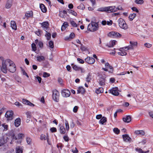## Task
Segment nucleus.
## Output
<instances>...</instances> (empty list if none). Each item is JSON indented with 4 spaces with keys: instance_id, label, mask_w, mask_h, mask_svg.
Masks as SVG:
<instances>
[{
    "instance_id": "nucleus-6",
    "label": "nucleus",
    "mask_w": 153,
    "mask_h": 153,
    "mask_svg": "<svg viewBox=\"0 0 153 153\" xmlns=\"http://www.w3.org/2000/svg\"><path fill=\"white\" fill-rule=\"evenodd\" d=\"M130 45L126 47H125V51L130 50L133 49L134 46H137V42L130 41Z\"/></svg>"
},
{
    "instance_id": "nucleus-41",
    "label": "nucleus",
    "mask_w": 153,
    "mask_h": 153,
    "mask_svg": "<svg viewBox=\"0 0 153 153\" xmlns=\"http://www.w3.org/2000/svg\"><path fill=\"white\" fill-rule=\"evenodd\" d=\"M135 150L139 153H143L144 151H143L142 149L139 148H137L135 149Z\"/></svg>"
},
{
    "instance_id": "nucleus-22",
    "label": "nucleus",
    "mask_w": 153,
    "mask_h": 153,
    "mask_svg": "<svg viewBox=\"0 0 153 153\" xmlns=\"http://www.w3.org/2000/svg\"><path fill=\"white\" fill-rule=\"evenodd\" d=\"M135 133L137 135L141 136L144 135L145 134V132L143 130H136L135 131Z\"/></svg>"
},
{
    "instance_id": "nucleus-60",
    "label": "nucleus",
    "mask_w": 153,
    "mask_h": 153,
    "mask_svg": "<svg viewBox=\"0 0 153 153\" xmlns=\"http://www.w3.org/2000/svg\"><path fill=\"white\" fill-rule=\"evenodd\" d=\"M1 126L2 127H3L4 128V130H7V127L8 126L7 125H4V124H2L1 125Z\"/></svg>"
},
{
    "instance_id": "nucleus-58",
    "label": "nucleus",
    "mask_w": 153,
    "mask_h": 153,
    "mask_svg": "<svg viewBox=\"0 0 153 153\" xmlns=\"http://www.w3.org/2000/svg\"><path fill=\"white\" fill-rule=\"evenodd\" d=\"M38 45L39 47L41 48H42L43 47V43L42 42H39L38 43Z\"/></svg>"
},
{
    "instance_id": "nucleus-8",
    "label": "nucleus",
    "mask_w": 153,
    "mask_h": 153,
    "mask_svg": "<svg viewBox=\"0 0 153 153\" xmlns=\"http://www.w3.org/2000/svg\"><path fill=\"white\" fill-rule=\"evenodd\" d=\"M61 94L63 97H67L70 96L71 93L69 90L67 89H64L62 90Z\"/></svg>"
},
{
    "instance_id": "nucleus-5",
    "label": "nucleus",
    "mask_w": 153,
    "mask_h": 153,
    "mask_svg": "<svg viewBox=\"0 0 153 153\" xmlns=\"http://www.w3.org/2000/svg\"><path fill=\"white\" fill-rule=\"evenodd\" d=\"M59 93L56 90L53 91L52 98L55 102H58L59 100Z\"/></svg>"
},
{
    "instance_id": "nucleus-36",
    "label": "nucleus",
    "mask_w": 153,
    "mask_h": 153,
    "mask_svg": "<svg viewBox=\"0 0 153 153\" xmlns=\"http://www.w3.org/2000/svg\"><path fill=\"white\" fill-rule=\"evenodd\" d=\"M97 10L98 11H101V12H104V11L107 12L106 7H105L100 8L98 9Z\"/></svg>"
},
{
    "instance_id": "nucleus-52",
    "label": "nucleus",
    "mask_w": 153,
    "mask_h": 153,
    "mask_svg": "<svg viewBox=\"0 0 153 153\" xmlns=\"http://www.w3.org/2000/svg\"><path fill=\"white\" fill-rule=\"evenodd\" d=\"M50 76L49 74H48L47 72H44L43 74V76L44 77H46L49 76Z\"/></svg>"
},
{
    "instance_id": "nucleus-12",
    "label": "nucleus",
    "mask_w": 153,
    "mask_h": 153,
    "mask_svg": "<svg viewBox=\"0 0 153 153\" xmlns=\"http://www.w3.org/2000/svg\"><path fill=\"white\" fill-rule=\"evenodd\" d=\"M118 22L119 27L121 28L124 29V19L122 18H120L118 20Z\"/></svg>"
},
{
    "instance_id": "nucleus-7",
    "label": "nucleus",
    "mask_w": 153,
    "mask_h": 153,
    "mask_svg": "<svg viewBox=\"0 0 153 153\" xmlns=\"http://www.w3.org/2000/svg\"><path fill=\"white\" fill-rule=\"evenodd\" d=\"M13 113L12 111H8L5 114V117L8 120H12L13 118Z\"/></svg>"
},
{
    "instance_id": "nucleus-54",
    "label": "nucleus",
    "mask_w": 153,
    "mask_h": 153,
    "mask_svg": "<svg viewBox=\"0 0 153 153\" xmlns=\"http://www.w3.org/2000/svg\"><path fill=\"white\" fill-rule=\"evenodd\" d=\"M144 45L145 47L148 48H150L152 46L151 44L147 43H145Z\"/></svg>"
},
{
    "instance_id": "nucleus-1",
    "label": "nucleus",
    "mask_w": 153,
    "mask_h": 153,
    "mask_svg": "<svg viewBox=\"0 0 153 153\" xmlns=\"http://www.w3.org/2000/svg\"><path fill=\"white\" fill-rule=\"evenodd\" d=\"M3 65V67H1V70L4 73H6L7 71L14 73L16 71L15 65L13 61L9 59H7Z\"/></svg>"
},
{
    "instance_id": "nucleus-2",
    "label": "nucleus",
    "mask_w": 153,
    "mask_h": 153,
    "mask_svg": "<svg viewBox=\"0 0 153 153\" xmlns=\"http://www.w3.org/2000/svg\"><path fill=\"white\" fill-rule=\"evenodd\" d=\"M11 138V136L7 134H5L0 137V146H3L7 143Z\"/></svg>"
},
{
    "instance_id": "nucleus-32",
    "label": "nucleus",
    "mask_w": 153,
    "mask_h": 153,
    "mask_svg": "<svg viewBox=\"0 0 153 153\" xmlns=\"http://www.w3.org/2000/svg\"><path fill=\"white\" fill-rule=\"evenodd\" d=\"M136 16V14L135 13H132L129 15L128 18L129 20L132 21L134 18Z\"/></svg>"
},
{
    "instance_id": "nucleus-21",
    "label": "nucleus",
    "mask_w": 153,
    "mask_h": 153,
    "mask_svg": "<svg viewBox=\"0 0 153 153\" xmlns=\"http://www.w3.org/2000/svg\"><path fill=\"white\" fill-rule=\"evenodd\" d=\"M45 58L43 56H38L36 57V61L41 62L45 60Z\"/></svg>"
},
{
    "instance_id": "nucleus-3",
    "label": "nucleus",
    "mask_w": 153,
    "mask_h": 153,
    "mask_svg": "<svg viewBox=\"0 0 153 153\" xmlns=\"http://www.w3.org/2000/svg\"><path fill=\"white\" fill-rule=\"evenodd\" d=\"M99 26L97 23L92 22L88 25V29L91 32L97 30Z\"/></svg>"
},
{
    "instance_id": "nucleus-28",
    "label": "nucleus",
    "mask_w": 153,
    "mask_h": 153,
    "mask_svg": "<svg viewBox=\"0 0 153 153\" xmlns=\"http://www.w3.org/2000/svg\"><path fill=\"white\" fill-rule=\"evenodd\" d=\"M68 26V23L67 22H65L62 26V31H64Z\"/></svg>"
},
{
    "instance_id": "nucleus-19",
    "label": "nucleus",
    "mask_w": 153,
    "mask_h": 153,
    "mask_svg": "<svg viewBox=\"0 0 153 153\" xmlns=\"http://www.w3.org/2000/svg\"><path fill=\"white\" fill-rule=\"evenodd\" d=\"M21 123V120L20 118H18L15 120V125L16 127L19 126Z\"/></svg>"
},
{
    "instance_id": "nucleus-29",
    "label": "nucleus",
    "mask_w": 153,
    "mask_h": 153,
    "mask_svg": "<svg viewBox=\"0 0 153 153\" xmlns=\"http://www.w3.org/2000/svg\"><path fill=\"white\" fill-rule=\"evenodd\" d=\"M131 117L130 115H127L125 117V123H129L131 121Z\"/></svg>"
},
{
    "instance_id": "nucleus-45",
    "label": "nucleus",
    "mask_w": 153,
    "mask_h": 153,
    "mask_svg": "<svg viewBox=\"0 0 153 153\" xmlns=\"http://www.w3.org/2000/svg\"><path fill=\"white\" fill-rule=\"evenodd\" d=\"M24 136V134L22 133H19L18 135V137L19 139H22Z\"/></svg>"
},
{
    "instance_id": "nucleus-31",
    "label": "nucleus",
    "mask_w": 153,
    "mask_h": 153,
    "mask_svg": "<svg viewBox=\"0 0 153 153\" xmlns=\"http://www.w3.org/2000/svg\"><path fill=\"white\" fill-rule=\"evenodd\" d=\"M103 89L102 87L99 88L98 89H97L95 91V92L97 94H99L100 93L103 92Z\"/></svg>"
},
{
    "instance_id": "nucleus-34",
    "label": "nucleus",
    "mask_w": 153,
    "mask_h": 153,
    "mask_svg": "<svg viewBox=\"0 0 153 153\" xmlns=\"http://www.w3.org/2000/svg\"><path fill=\"white\" fill-rule=\"evenodd\" d=\"M46 33L45 34V36L46 37L47 39L49 40L51 38V34L48 33L47 31H45Z\"/></svg>"
},
{
    "instance_id": "nucleus-53",
    "label": "nucleus",
    "mask_w": 153,
    "mask_h": 153,
    "mask_svg": "<svg viewBox=\"0 0 153 153\" xmlns=\"http://www.w3.org/2000/svg\"><path fill=\"white\" fill-rule=\"evenodd\" d=\"M29 101L25 99H23L22 102L23 103L27 105Z\"/></svg>"
},
{
    "instance_id": "nucleus-37",
    "label": "nucleus",
    "mask_w": 153,
    "mask_h": 153,
    "mask_svg": "<svg viewBox=\"0 0 153 153\" xmlns=\"http://www.w3.org/2000/svg\"><path fill=\"white\" fill-rule=\"evenodd\" d=\"M65 126L66 129L67 131H68L69 129V126L68 122L66 120H65Z\"/></svg>"
},
{
    "instance_id": "nucleus-20",
    "label": "nucleus",
    "mask_w": 153,
    "mask_h": 153,
    "mask_svg": "<svg viewBox=\"0 0 153 153\" xmlns=\"http://www.w3.org/2000/svg\"><path fill=\"white\" fill-rule=\"evenodd\" d=\"M11 27L12 29L15 30L17 29V26L15 22L13 21H12L10 22Z\"/></svg>"
},
{
    "instance_id": "nucleus-30",
    "label": "nucleus",
    "mask_w": 153,
    "mask_h": 153,
    "mask_svg": "<svg viewBox=\"0 0 153 153\" xmlns=\"http://www.w3.org/2000/svg\"><path fill=\"white\" fill-rule=\"evenodd\" d=\"M60 132L61 134H65V129L63 126H61L60 127Z\"/></svg>"
},
{
    "instance_id": "nucleus-10",
    "label": "nucleus",
    "mask_w": 153,
    "mask_h": 153,
    "mask_svg": "<svg viewBox=\"0 0 153 153\" xmlns=\"http://www.w3.org/2000/svg\"><path fill=\"white\" fill-rule=\"evenodd\" d=\"M107 12L108 13L114 12L117 10V8L114 6L106 7Z\"/></svg>"
},
{
    "instance_id": "nucleus-11",
    "label": "nucleus",
    "mask_w": 153,
    "mask_h": 153,
    "mask_svg": "<svg viewBox=\"0 0 153 153\" xmlns=\"http://www.w3.org/2000/svg\"><path fill=\"white\" fill-rule=\"evenodd\" d=\"M85 61L89 64H93L95 62V60L92 57L88 56L85 59Z\"/></svg>"
},
{
    "instance_id": "nucleus-13",
    "label": "nucleus",
    "mask_w": 153,
    "mask_h": 153,
    "mask_svg": "<svg viewBox=\"0 0 153 153\" xmlns=\"http://www.w3.org/2000/svg\"><path fill=\"white\" fill-rule=\"evenodd\" d=\"M110 93H111L113 95L117 96L119 93L118 91V89L117 88H113L109 90Z\"/></svg>"
},
{
    "instance_id": "nucleus-49",
    "label": "nucleus",
    "mask_w": 153,
    "mask_h": 153,
    "mask_svg": "<svg viewBox=\"0 0 153 153\" xmlns=\"http://www.w3.org/2000/svg\"><path fill=\"white\" fill-rule=\"evenodd\" d=\"M31 47L33 51H35L36 50V48L35 44L32 43L31 45Z\"/></svg>"
},
{
    "instance_id": "nucleus-39",
    "label": "nucleus",
    "mask_w": 153,
    "mask_h": 153,
    "mask_svg": "<svg viewBox=\"0 0 153 153\" xmlns=\"http://www.w3.org/2000/svg\"><path fill=\"white\" fill-rule=\"evenodd\" d=\"M40 139L41 140H45L47 139V136H46L45 135L42 134L40 136Z\"/></svg>"
},
{
    "instance_id": "nucleus-55",
    "label": "nucleus",
    "mask_w": 153,
    "mask_h": 153,
    "mask_svg": "<svg viewBox=\"0 0 153 153\" xmlns=\"http://www.w3.org/2000/svg\"><path fill=\"white\" fill-rule=\"evenodd\" d=\"M69 36L70 39H73L75 37V35L74 33H72L70 34Z\"/></svg>"
},
{
    "instance_id": "nucleus-61",
    "label": "nucleus",
    "mask_w": 153,
    "mask_h": 153,
    "mask_svg": "<svg viewBox=\"0 0 153 153\" xmlns=\"http://www.w3.org/2000/svg\"><path fill=\"white\" fill-rule=\"evenodd\" d=\"M63 139L66 141H68L69 140V137L67 136H64L63 137Z\"/></svg>"
},
{
    "instance_id": "nucleus-27",
    "label": "nucleus",
    "mask_w": 153,
    "mask_h": 153,
    "mask_svg": "<svg viewBox=\"0 0 153 153\" xmlns=\"http://www.w3.org/2000/svg\"><path fill=\"white\" fill-rule=\"evenodd\" d=\"M117 41L115 40H111L110 42L109 45L108 47H113L117 43Z\"/></svg>"
},
{
    "instance_id": "nucleus-59",
    "label": "nucleus",
    "mask_w": 153,
    "mask_h": 153,
    "mask_svg": "<svg viewBox=\"0 0 153 153\" xmlns=\"http://www.w3.org/2000/svg\"><path fill=\"white\" fill-rule=\"evenodd\" d=\"M77 60L80 63L83 64L84 62V61L80 58H78L77 59Z\"/></svg>"
},
{
    "instance_id": "nucleus-18",
    "label": "nucleus",
    "mask_w": 153,
    "mask_h": 153,
    "mask_svg": "<svg viewBox=\"0 0 153 153\" xmlns=\"http://www.w3.org/2000/svg\"><path fill=\"white\" fill-rule=\"evenodd\" d=\"M12 5V0H7L5 5V7L7 9H9L11 7Z\"/></svg>"
},
{
    "instance_id": "nucleus-33",
    "label": "nucleus",
    "mask_w": 153,
    "mask_h": 153,
    "mask_svg": "<svg viewBox=\"0 0 153 153\" xmlns=\"http://www.w3.org/2000/svg\"><path fill=\"white\" fill-rule=\"evenodd\" d=\"M106 118L104 117L102 118L100 120L99 123L102 124H103L104 123H105L106 121Z\"/></svg>"
},
{
    "instance_id": "nucleus-48",
    "label": "nucleus",
    "mask_w": 153,
    "mask_h": 153,
    "mask_svg": "<svg viewBox=\"0 0 153 153\" xmlns=\"http://www.w3.org/2000/svg\"><path fill=\"white\" fill-rule=\"evenodd\" d=\"M15 105L17 106L22 108V106L21 104L18 102H16L15 103Z\"/></svg>"
},
{
    "instance_id": "nucleus-16",
    "label": "nucleus",
    "mask_w": 153,
    "mask_h": 153,
    "mask_svg": "<svg viewBox=\"0 0 153 153\" xmlns=\"http://www.w3.org/2000/svg\"><path fill=\"white\" fill-rule=\"evenodd\" d=\"M105 77H100L99 79V82L101 85H103L105 84Z\"/></svg>"
},
{
    "instance_id": "nucleus-57",
    "label": "nucleus",
    "mask_w": 153,
    "mask_h": 153,
    "mask_svg": "<svg viewBox=\"0 0 153 153\" xmlns=\"http://www.w3.org/2000/svg\"><path fill=\"white\" fill-rule=\"evenodd\" d=\"M78 109V106H76L74 107L73 108V112L74 113H76Z\"/></svg>"
},
{
    "instance_id": "nucleus-24",
    "label": "nucleus",
    "mask_w": 153,
    "mask_h": 153,
    "mask_svg": "<svg viewBox=\"0 0 153 153\" xmlns=\"http://www.w3.org/2000/svg\"><path fill=\"white\" fill-rule=\"evenodd\" d=\"M119 51L117 53L120 55L123 56L124 55V49L123 48H120L119 50Z\"/></svg>"
},
{
    "instance_id": "nucleus-62",
    "label": "nucleus",
    "mask_w": 153,
    "mask_h": 153,
    "mask_svg": "<svg viewBox=\"0 0 153 153\" xmlns=\"http://www.w3.org/2000/svg\"><path fill=\"white\" fill-rule=\"evenodd\" d=\"M36 79L38 80L39 83H41L42 80V79L41 77L37 76L36 77Z\"/></svg>"
},
{
    "instance_id": "nucleus-42",
    "label": "nucleus",
    "mask_w": 153,
    "mask_h": 153,
    "mask_svg": "<svg viewBox=\"0 0 153 153\" xmlns=\"http://www.w3.org/2000/svg\"><path fill=\"white\" fill-rule=\"evenodd\" d=\"M26 114L27 115V117L28 119H30L31 118V112L28 111L26 113Z\"/></svg>"
},
{
    "instance_id": "nucleus-38",
    "label": "nucleus",
    "mask_w": 153,
    "mask_h": 153,
    "mask_svg": "<svg viewBox=\"0 0 153 153\" xmlns=\"http://www.w3.org/2000/svg\"><path fill=\"white\" fill-rule=\"evenodd\" d=\"M77 8L78 9L83 10L85 8V7L83 4L81 3L79 6L77 7Z\"/></svg>"
},
{
    "instance_id": "nucleus-47",
    "label": "nucleus",
    "mask_w": 153,
    "mask_h": 153,
    "mask_svg": "<svg viewBox=\"0 0 153 153\" xmlns=\"http://www.w3.org/2000/svg\"><path fill=\"white\" fill-rule=\"evenodd\" d=\"M69 13L75 16H76L77 15L76 13L72 10H70L69 11Z\"/></svg>"
},
{
    "instance_id": "nucleus-9",
    "label": "nucleus",
    "mask_w": 153,
    "mask_h": 153,
    "mask_svg": "<svg viewBox=\"0 0 153 153\" xmlns=\"http://www.w3.org/2000/svg\"><path fill=\"white\" fill-rule=\"evenodd\" d=\"M71 66L73 69L75 71H80L81 73H84L85 72V71L83 68L74 64H72Z\"/></svg>"
},
{
    "instance_id": "nucleus-17",
    "label": "nucleus",
    "mask_w": 153,
    "mask_h": 153,
    "mask_svg": "<svg viewBox=\"0 0 153 153\" xmlns=\"http://www.w3.org/2000/svg\"><path fill=\"white\" fill-rule=\"evenodd\" d=\"M25 16L27 19L33 17V12L32 11H28L25 13Z\"/></svg>"
},
{
    "instance_id": "nucleus-44",
    "label": "nucleus",
    "mask_w": 153,
    "mask_h": 153,
    "mask_svg": "<svg viewBox=\"0 0 153 153\" xmlns=\"http://www.w3.org/2000/svg\"><path fill=\"white\" fill-rule=\"evenodd\" d=\"M113 131L116 134H119L120 130L117 128H114L113 129Z\"/></svg>"
},
{
    "instance_id": "nucleus-25",
    "label": "nucleus",
    "mask_w": 153,
    "mask_h": 153,
    "mask_svg": "<svg viewBox=\"0 0 153 153\" xmlns=\"http://www.w3.org/2000/svg\"><path fill=\"white\" fill-rule=\"evenodd\" d=\"M85 91V90L82 87H79V88L77 90V94L81 93L83 94Z\"/></svg>"
},
{
    "instance_id": "nucleus-26",
    "label": "nucleus",
    "mask_w": 153,
    "mask_h": 153,
    "mask_svg": "<svg viewBox=\"0 0 153 153\" xmlns=\"http://www.w3.org/2000/svg\"><path fill=\"white\" fill-rule=\"evenodd\" d=\"M40 8L42 11L43 13H45L47 11L46 8L45 6L42 4H41L40 5Z\"/></svg>"
},
{
    "instance_id": "nucleus-23",
    "label": "nucleus",
    "mask_w": 153,
    "mask_h": 153,
    "mask_svg": "<svg viewBox=\"0 0 153 153\" xmlns=\"http://www.w3.org/2000/svg\"><path fill=\"white\" fill-rule=\"evenodd\" d=\"M23 149L22 147L17 146L16 148V153H22Z\"/></svg>"
},
{
    "instance_id": "nucleus-50",
    "label": "nucleus",
    "mask_w": 153,
    "mask_h": 153,
    "mask_svg": "<svg viewBox=\"0 0 153 153\" xmlns=\"http://www.w3.org/2000/svg\"><path fill=\"white\" fill-rule=\"evenodd\" d=\"M26 140L28 144H29L30 143L31 141V139L29 137H27L26 139Z\"/></svg>"
},
{
    "instance_id": "nucleus-15",
    "label": "nucleus",
    "mask_w": 153,
    "mask_h": 153,
    "mask_svg": "<svg viewBox=\"0 0 153 153\" xmlns=\"http://www.w3.org/2000/svg\"><path fill=\"white\" fill-rule=\"evenodd\" d=\"M41 24V23H40ZM43 29L46 31L47 29V28L48 27L49 25V24L48 22H45L41 23Z\"/></svg>"
},
{
    "instance_id": "nucleus-14",
    "label": "nucleus",
    "mask_w": 153,
    "mask_h": 153,
    "mask_svg": "<svg viewBox=\"0 0 153 153\" xmlns=\"http://www.w3.org/2000/svg\"><path fill=\"white\" fill-rule=\"evenodd\" d=\"M125 143H130L132 142L131 138L127 134H125Z\"/></svg>"
},
{
    "instance_id": "nucleus-35",
    "label": "nucleus",
    "mask_w": 153,
    "mask_h": 153,
    "mask_svg": "<svg viewBox=\"0 0 153 153\" xmlns=\"http://www.w3.org/2000/svg\"><path fill=\"white\" fill-rule=\"evenodd\" d=\"M49 46L51 48H53L54 47V43L53 41H50L49 42Z\"/></svg>"
},
{
    "instance_id": "nucleus-4",
    "label": "nucleus",
    "mask_w": 153,
    "mask_h": 153,
    "mask_svg": "<svg viewBox=\"0 0 153 153\" xmlns=\"http://www.w3.org/2000/svg\"><path fill=\"white\" fill-rule=\"evenodd\" d=\"M108 36L112 38H120L122 36V35L120 33L115 31H112L109 32L108 35Z\"/></svg>"
},
{
    "instance_id": "nucleus-63",
    "label": "nucleus",
    "mask_w": 153,
    "mask_h": 153,
    "mask_svg": "<svg viewBox=\"0 0 153 153\" xmlns=\"http://www.w3.org/2000/svg\"><path fill=\"white\" fill-rule=\"evenodd\" d=\"M66 68H67V70L69 71H71V67L70 66V65H67L66 67Z\"/></svg>"
},
{
    "instance_id": "nucleus-64",
    "label": "nucleus",
    "mask_w": 153,
    "mask_h": 153,
    "mask_svg": "<svg viewBox=\"0 0 153 153\" xmlns=\"http://www.w3.org/2000/svg\"><path fill=\"white\" fill-rule=\"evenodd\" d=\"M102 117V115L101 114L97 115L96 116V118L97 119H100Z\"/></svg>"
},
{
    "instance_id": "nucleus-46",
    "label": "nucleus",
    "mask_w": 153,
    "mask_h": 153,
    "mask_svg": "<svg viewBox=\"0 0 153 153\" xmlns=\"http://www.w3.org/2000/svg\"><path fill=\"white\" fill-rule=\"evenodd\" d=\"M70 23L72 26L75 27H77V25L74 21H70Z\"/></svg>"
},
{
    "instance_id": "nucleus-56",
    "label": "nucleus",
    "mask_w": 153,
    "mask_h": 153,
    "mask_svg": "<svg viewBox=\"0 0 153 153\" xmlns=\"http://www.w3.org/2000/svg\"><path fill=\"white\" fill-rule=\"evenodd\" d=\"M50 130L52 132H55L56 131L57 129L55 127H52L50 128Z\"/></svg>"
},
{
    "instance_id": "nucleus-51",
    "label": "nucleus",
    "mask_w": 153,
    "mask_h": 153,
    "mask_svg": "<svg viewBox=\"0 0 153 153\" xmlns=\"http://www.w3.org/2000/svg\"><path fill=\"white\" fill-rule=\"evenodd\" d=\"M0 59L2 61V66L3 67V63H4L7 60V59L5 60V61H4V59L3 57L1 56L0 57Z\"/></svg>"
},
{
    "instance_id": "nucleus-40",
    "label": "nucleus",
    "mask_w": 153,
    "mask_h": 153,
    "mask_svg": "<svg viewBox=\"0 0 153 153\" xmlns=\"http://www.w3.org/2000/svg\"><path fill=\"white\" fill-rule=\"evenodd\" d=\"M136 3L142 4L144 3L143 0H135V1Z\"/></svg>"
},
{
    "instance_id": "nucleus-43",
    "label": "nucleus",
    "mask_w": 153,
    "mask_h": 153,
    "mask_svg": "<svg viewBox=\"0 0 153 153\" xmlns=\"http://www.w3.org/2000/svg\"><path fill=\"white\" fill-rule=\"evenodd\" d=\"M57 147L58 148L59 150H60L62 149V148L63 147V146L62 143H59L57 144Z\"/></svg>"
}]
</instances>
